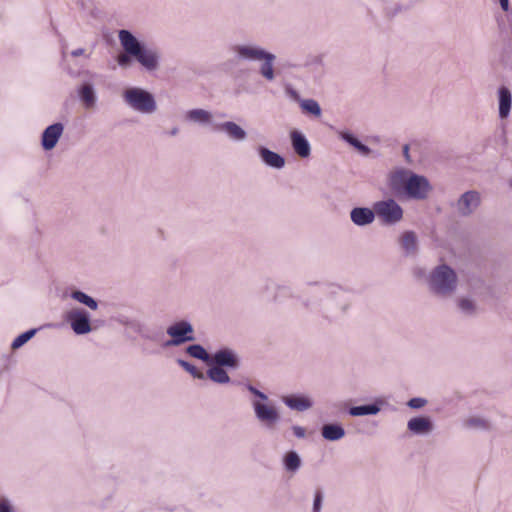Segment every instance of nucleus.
I'll use <instances>...</instances> for the list:
<instances>
[{
	"mask_svg": "<svg viewBox=\"0 0 512 512\" xmlns=\"http://www.w3.org/2000/svg\"><path fill=\"white\" fill-rule=\"evenodd\" d=\"M118 40L123 52L117 55L116 61L121 68H129L135 60L149 73L160 69L161 53L158 48L145 45L126 29L118 31Z\"/></svg>",
	"mask_w": 512,
	"mask_h": 512,
	"instance_id": "1",
	"label": "nucleus"
},
{
	"mask_svg": "<svg viewBox=\"0 0 512 512\" xmlns=\"http://www.w3.org/2000/svg\"><path fill=\"white\" fill-rule=\"evenodd\" d=\"M381 408L377 404L354 406L349 409L351 416H365V415H376L380 412Z\"/></svg>",
	"mask_w": 512,
	"mask_h": 512,
	"instance_id": "29",
	"label": "nucleus"
},
{
	"mask_svg": "<svg viewBox=\"0 0 512 512\" xmlns=\"http://www.w3.org/2000/svg\"><path fill=\"white\" fill-rule=\"evenodd\" d=\"M232 51L238 61L258 62L267 50L256 43L246 42L233 45Z\"/></svg>",
	"mask_w": 512,
	"mask_h": 512,
	"instance_id": "9",
	"label": "nucleus"
},
{
	"mask_svg": "<svg viewBox=\"0 0 512 512\" xmlns=\"http://www.w3.org/2000/svg\"><path fill=\"white\" fill-rule=\"evenodd\" d=\"M292 431H293V434L297 437V438H305L306 437V429L304 427H301V426H298V425H294L292 427Z\"/></svg>",
	"mask_w": 512,
	"mask_h": 512,
	"instance_id": "42",
	"label": "nucleus"
},
{
	"mask_svg": "<svg viewBox=\"0 0 512 512\" xmlns=\"http://www.w3.org/2000/svg\"><path fill=\"white\" fill-rule=\"evenodd\" d=\"M209 364H215V366L222 368L237 369L239 367V358L235 351L224 348L213 354Z\"/></svg>",
	"mask_w": 512,
	"mask_h": 512,
	"instance_id": "12",
	"label": "nucleus"
},
{
	"mask_svg": "<svg viewBox=\"0 0 512 512\" xmlns=\"http://www.w3.org/2000/svg\"><path fill=\"white\" fill-rule=\"evenodd\" d=\"M498 105L499 117L501 119H506L510 114L512 106V94L505 86L500 87L498 90Z\"/></svg>",
	"mask_w": 512,
	"mask_h": 512,
	"instance_id": "21",
	"label": "nucleus"
},
{
	"mask_svg": "<svg viewBox=\"0 0 512 512\" xmlns=\"http://www.w3.org/2000/svg\"><path fill=\"white\" fill-rule=\"evenodd\" d=\"M66 320L76 335H86L93 331L90 314L82 308H73L66 314Z\"/></svg>",
	"mask_w": 512,
	"mask_h": 512,
	"instance_id": "8",
	"label": "nucleus"
},
{
	"mask_svg": "<svg viewBox=\"0 0 512 512\" xmlns=\"http://www.w3.org/2000/svg\"><path fill=\"white\" fill-rule=\"evenodd\" d=\"M207 376L213 382L218 384H227L230 382V377L228 373L222 367L213 366L210 367L207 371Z\"/></svg>",
	"mask_w": 512,
	"mask_h": 512,
	"instance_id": "28",
	"label": "nucleus"
},
{
	"mask_svg": "<svg viewBox=\"0 0 512 512\" xmlns=\"http://www.w3.org/2000/svg\"><path fill=\"white\" fill-rule=\"evenodd\" d=\"M247 389L253 394L256 396V399H254L253 401H263V400H268V396L261 392L260 390H258L257 388H255L254 386L252 385H249L247 387Z\"/></svg>",
	"mask_w": 512,
	"mask_h": 512,
	"instance_id": "39",
	"label": "nucleus"
},
{
	"mask_svg": "<svg viewBox=\"0 0 512 512\" xmlns=\"http://www.w3.org/2000/svg\"><path fill=\"white\" fill-rule=\"evenodd\" d=\"M71 298L75 301L87 306L91 310H97L98 309V302L92 298L91 296L87 295L86 293L75 290L71 293Z\"/></svg>",
	"mask_w": 512,
	"mask_h": 512,
	"instance_id": "31",
	"label": "nucleus"
},
{
	"mask_svg": "<svg viewBox=\"0 0 512 512\" xmlns=\"http://www.w3.org/2000/svg\"><path fill=\"white\" fill-rule=\"evenodd\" d=\"M457 307L460 312L466 316H472L477 313V304L470 297H460L457 300Z\"/></svg>",
	"mask_w": 512,
	"mask_h": 512,
	"instance_id": "27",
	"label": "nucleus"
},
{
	"mask_svg": "<svg viewBox=\"0 0 512 512\" xmlns=\"http://www.w3.org/2000/svg\"><path fill=\"white\" fill-rule=\"evenodd\" d=\"M322 500H323V497H322L321 492H317L315 494V498H314L313 512H319L320 511L321 505H322Z\"/></svg>",
	"mask_w": 512,
	"mask_h": 512,
	"instance_id": "40",
	"label": "nucleus"
},
{
	"mask_svg": "<svg viewBox=\"0 0 512 512\" xmlns=\"http://www.w3.org/2000/svg\"><path fill=\"white\" fill-rule=\"evenodd\" d=\"M0 512H16L10 499L6 497L0 498Z\"/></svg>",
	"mask_w": 512,
	"mask_h": 512,
	"instance_id": "36",
	"label": "nucleus"
},
{
	"mask_svg": "<svg viewBox=\"0 0 512 512\" xmlns=\"http://www.w3.org/2000/svg\"><path fill=\"white\" fill-rule=\"evenodd\" d=\"M407 429L414 435H429L434 430V424L429 417L418 416L407 422Z\"/></svg>",
	"mask_w": 512,
	"mask_h": 512,
	"instance_id": "17",
	"label": "nucleus"
},
{
	"mask_svg": "<svg viewBox=\"0 0 512 512\" xmlns=\"http://www.w3.org/2000/svg\"><path fill=\"white\" fill-rule=\"evenodd\" d=\"M185 119L190 123L198 124L202 127H209L214 131L215 125H218V123L215 122L213 113L202 108L188 110L185 113Z\"/></svg>",
	"mask_w": 512,
	"mask_h": 512,
	"instance_id": "11",
	"label": "nucleus"
},
{
	"mask_svg": "<svg viewBox=\"0 0 512 512\" xmlns=\"http://www.w3.org/2000/svg\"><path fill=\"white\" fill-rule=\"evenodd\" d=\"M121 96L125 105L139 114L152 115L158 109L154 95L142 87H127Z\"/></svg>",
	"mask_w": 512,
	"mask_h": 512,
	"instance_id": "4",
	"label": "nucleus"
},
{
	"mask_svg": "<svg viewBox=\"0 0 512 512\" xmlns=\"http://www.w3.org/2000/svg\"><path fill=\"white\" fill-rule=\"evenodd\" d=\"M78 95L85 109H94L97 95L92 84L84 83L78 90Z\"/></svg>",
	"mask_w": 512,
	"mask_h": 512,
	"instance_id": "22",
	"label": "nucleus"
},
{
	"mask_svg": "<svg viewBox=\"0 0 512 512\" xmlns=\"http://www.w3.org/2000/svg\"><path fill=\"white\" fill-rule=\"evenodd\" d=\"M64 126L61 123H55L48 126L42 134V147L44 150H52L58 143L63 134Z\"/></svg>",
	"mask_w": 512,
	"mask_h": 512,
	"instance_id": "15",
	"label": "nucleus"
},
{
	"mask_svg": "<svg viewBox=\"0 0 512 512\" xmlns=\"http://www.w3.org/2000/svg\"><path fill=\"white\" fill-rule=\"evenodd\" d=\"M186 352L196 359L202 360L206 363H210L211 356L207 351L199 344L190 345L187 347Z\"/></svg>",
	"mask_w": 512,
	"mask_h": 512,
	"instance_id": "32",
	"label": "nucleus"
},
{
	"mask_svg": "<svg viewBox=\"0 0 512 512\" xmlns=\"http://www.w3.org/2000/svg\"><path fill=\"white\" fill-rule=\"evenodd\" d=\"M427 282L432 293L441 297H449L457 289L458 277L450 266L441 264L430 272Z\"/></svg>",
	"mask_w": 512,
	"mask_h": 512,
	"instance_id": "3",
	"label": "nucleus"
},
{
	"mask_svg": "<svg viewBox=\"0 0 512 512\" xmlns=\"http://www.w3.org/2000/svg\"><path fill=\"white\" fill-rule=\"evenodd\" d=\"M376 214L373 209L367 207H355L350 211V219L352 223L359 227H364L372 224L375 220Z\"/></svg>",
	"mask_w": 512,
	"mask_h": 512,
	"instance_id": "16",
	"label": "nucleus"
},
{
	"mask_svg": "<svg viewBox=\"0 0 512 512\" xmlns=\"http://www.w3.org/2000/svg\"><path fill=\"white\" fill-rule=\"evenodd\" d=\"M261 161L268 167L274 169H282L285 166V159L280 154L264 147L259 146L257 149Z\"/></svg>",
	"mask_w": 512,
	"mask_h": 512,
	"instance_id": "19",
	"label": "nucleus"
},
{
	"mask_svg": "<svg viewBox=\"0 0 512 512\" xmlns=\"http://www.w3.org/2000/svg\"><path fill=\"white\" fill-rule=\"evenodd\" d=\"M463 426L471 430H489L491 428L490 421L479 415H470L463 421Z\"/></svg>",
	"mask_w": 512,
	"mask_h": 512,
	"instance_id": "25",
	"label": "nucleus"
},
{
	"mask_svg": "<svg viewBox=\"0 0 512 512\" xmlns=\"http://www.w3.org/2000/svg\"><path fill=\"white\" fill-rule=\"evenodd\" d=\"M281 401L291 410L304 412L312 408L313 400L308 395L290 394L281 397Z\"/></svg>",
	"mask_w": 512,
	"mask_h": 512,
	"instance_id": "14",
	"label": "nucleus"
},
{
	"mask_svg": "<svg viewBox=\"0 0 512 512\" xmlns=\"http://www.w3.org/2000/svg\"><path fill=\"white\" fill-rule=\"evenodd\" d=\"M253 412L257 421L267 430H275L281 422V413L278 407L268 398L263 401H251Z\"/></svg>",
	"mask_w": 512,
	"mask_h": 512,
	"instance_id": "5",
	"label": "nucleus"
},
{
	"mask_svg": "<svg viewBox=\"0 0 512 512\" xmlns=\"http://www.w3.org/2000/svg\"><path fill=\"white\" fill-rule=\"evenodd\" d=\"M403 156L405 158V160L408 162V163H411L412 160H411V157H410V153H409V145L408 144H405L403 146Z\"/></svg>",
	"mask_w": 512,
	"mask_h": 512,
	"instance_id": "44",
	"label": "nucleus"
},
{
	"mask_svg": "<svg viewBox=\"0 0 512 512\" xmlns=\"http://www.w3.org/2000/svg\"><path fill=\"white\" fill-rule=\"evenodd\" d=\"M125 326L133 329L134 331L136 332H140L141 331V325L139 322H137L136 320H125L122 322Z\"/></svg>",
	"mask_w": 512,
	"mask_h": 512,
	"instance_id": "41",
	"label": "nucleus"
},
{
	"mask_svg": "<svg viewBox=\"0 0 512 512\" xmlns=\"http://www.w3.org/2000/svg\"><path fill=\"white\" fill-rule=\"evenodd\" d=\"M374 211L376 216L386 225H394L403 219V209L394 199L376 202Z\"/></svg>",
	"mask_w": 512,
	"mask_h": 512,
	"instance_id": "6",
	"label": "nucleus"
},
{
	"mask_svg": "<svg viewBox=\"0 0 512 512\" xmlns=\"http://www.w3.org/2000/svg\"><path fill=\"white\" fill-rule=\"evenodd\" d=\"M166 333L170 336V340L165 343L166 347L180 346L183 343L194 341V328L189 321L181 320L171 324Z\"/></svg>",
	"mask_w": 512,
	"mask_h": 512,
	"instance_id": "7",
	"label": "nucleus"
},
{
	"mask_svg": "<svg viewBox=\"0 0 512 512\" xmlns=\"http://www.w3.org/2000/svg\"><path fill=\"white\" fill-rule=\"evenodd\" d=\"M285 94L288 98H290L291 100L297 102L300 104L301 101H303L304 99L301 98L299 92L297 90H295L293 87L291 86H286L285 87Z\"/></svg>",
	"mask_w": 512,
	"mask_h": 512,
	"instance_id": "38",
	"label": "nucleus"
},
{
	"mask_svg": "<svg viewBox=\"0 0 512 512\" xmlns=\"http://www.w3.org/2000/svg\"><path fill=\"white\" fill-rule=\"evenodd\" d=\"M498 3L504 12H508L510 10L509 0H498Z\"/></svg>",
	"mask_w": 512,
	"mask_h": 512,
	"instance_id": "43",
	"label": "nucleus"
},
{
	"mask_svg": "<svg viewBox=\"0 0 512 512\" xmlns=\"http://www.w3.org/2000/svg\"><path fill=\"white\" fill-rule=\"evenodd\" d=\"M289 139L294 152L305 159L311 155V146L306 136L298 129H292L289 132Z\"/></svg>",
	"mask_w": 512,
	"mask_h": 512,
	"instance_id": "13",
	"label": "nucleus"
},
{
	"mask_svg": "<svg viewBox=\"0 0 512 512\" xmlns=\"http://www.w3.org/2000/svg\"><path fill=\"white\" fill-rule=\"evenodd\" d=\"M275 61L276 55L272 52H269L268 50L258 61L260 63L259 74L268 82H273L276 79V72L274 67Z\"/></svg>",
	"mask_w": 512,
	"mask_h": 512,
	"instance_id": "18",
	"label": "nucleus"
},
{
	"mask_svg": "<svg viewBox=\"0 0 512 512\" xmlns=\"http://www.w3.org/2000/svg\"><path fill=\"white\" fill-rule=\"evenodd\" d=\"M341 137H342V139H344L346 142H348L350 145H352L354 148H356L362 154L367 155L370 153V148L368 146L362 144L353 135L344 132L341 134Z\"/></svg>",
	"mask_w": 512,
	"mask_h": 512,
	"instance_id": "33",
	"label": "nucleus"
},
{
	"mask_svg": "<svg viewBox=\"0 0 512 512\" xmlns=\"http://www.w3.org/2000/svg\"><path fill=\"white\" fill-rule=\"evenodd\" d=\"M400 246L406 255H415L418 250V238L413 231H406L400 237Z\"/></svg>",
	"mask_w": 512,
	"mask_h": 512,
	"instance_id": "23",
	"label": "nucleus"
},
{
	"mask_svg": "<svg viewBox=\"0 0 512 512\" xmlns=\"http://www.w3.org/2000/svg\"><path fill=\"white\" fill-rule=\"evenodd\" d=\"M178 132H179V129H178L177 127H174V128H172V129L170 130L169 134H170L171 136H176V135L178 134Z\"/></svg>",
	"mask_w": 512,
	"mask_h": 512,
	"instance_id": "46",
	"label": "nucleus"
},
{
	"mask_svg": "<svg viewBox=\"0 0 512 512\" xmlns=\"http://www.w3.org/2000/svg\"><path fill=\"white\" fill-rule=\"evenodd\" d=\"M36 333L35 329L28 330L17 336L12 342V349L16 350L26 344Z\"/></svg>",
	"mask_w": 512,
	"mask_h": 512,
	"instance_id": "34",
	"label": "nucleus"
},
{
	"mask_svg": "<svg viewBox=\"0 0 512 512\" xmlns=\"http://www.w3.org/2000/svg\"><path fill=\"white\" fill-rule=\"evenodd\" d=\"M84 52H85V50H84L83 48H78V49L73 50V51L71 52V55H72L73 57H78V56L83 55V54H84Z\"/></svg>",
	"mask_w": 512,
	"mask_h": 512,
	"instance_id": "45",
	"label": "nucleus"
},
{
	"mask_svg": "<svg viewBox=\"0 0 512 512\" xmlns=\"http://www.w3.org/2000/svg\"><path fill=\"white\" fill-rule=\"evenodd\" d=\"M480 193L470 190L463 193L456 202V210L462 216L472 214L480 205Z\"/></svg>",
	"mask_w": 512,
	"mask_h": 512,
	"instance_id": "10",
	"label": "nucleus"
},
{
	"mask_svg": "<svg viewBox=\"0 0 512 512\" xmlns=\"http://www.w3.org/2000/svg\"><path fill=\"white\" fill-rule=\"evenodd\" d=\"M427 404V400L421 397L411 398L407 405L412 409H421Z\"/></svg>",
	"mask_w": 512,
	"mask_h": 512,
	"instance_id": "37",
	"label": "nucleus"
},
{
	"mask_svg": "<svg viewBox=\"0 0 512 512\" xmlns=\"http://www.w3.org/2000/svg\"><path fill=\"white\" fill-rule=\"evenodd\" d=\"M215 131L225 132L228 138L233 141L242 142L247 139V132L237 123L232 121L218 123V125H215Z\"/></svg>",
	"mask_w": 512,
	"mask_h": 512,
	"instance_id": "20",
	"label": "nucleus"
},
{
	"mask_svg": "<svg viewBox=\"0 0 512 512\" xmlns=\"http://www.w3.org/2000/svg\"><path fill=\"white\" fill-rule=\"evenodd\" d=\"M300 108L304 113L310 114L316 118L322 115V109L319 103L314 99H304L300 102Z\"/></svg>",
	"mask_w": 512,
	"mask_h": 512,
	"instance_id": "30",
	"label": "nucleus"
},
{
	"mask_svg": "<svg viewBox=\"0 0 512 512\" xmlns=\"http://www.w3.org/2000/svg\"><path fill=\"white\" fill-rule=\"evenodd\" d=\"M301 464V458L295 451H289L283 457L284 469L289 473H296L300 469Z\"/></svg>",
	"mask_w": 512,
	"mask_h": 512,
	"instance_id": "26",
	"label": "nucleus"
},
{
	"mask_svg": "<svg viewBox=\"0 0 512 512\" xmlns=\"http://www.w3.org/2000/svg\"><path fill=\"white\" fill-rule=\"evenodd\" d=\"M388 181L393 192L413 200H426L433 190L425 176L406 168H396L391 171Z\"/></svg>",
	"mask_w": 512,
	"mask_h": 512,
	"instance_id": "2",
	"label": "nucleus"
},
{
	"mask_svg": "<svg viewBox=\"0 0 512 512\" xmlns=\"http://www.w3.org/2000/svg\"><path fill=\"white\" fill-rule=\"evenodd\" d=\"M321 435L325 440L338 441L345 436V430L340 424H325L321 428Z\"/></svg>",
	"mask_w": 512,
	"mask_h": 512,
	"instance_id": "24",
	"label": "nucleus"
},
{
	"mask_svg": "<svg viewBox=\"0 0 512 512\" xmlns=\"http://www.w3.org/2000/svg\"><path fill=\"white\" fill-rule=\"evenodd\" d=\"M177 363L188 373H190L194 378L197 379H204L205 375L203 372L199 371L194 365L190 364L189 362L178 359Z\"/></svg>",
	"mask_w": 512,
	"mask_h": 512,
	"instance_id": "35",
	"label": "nucleus"
},
{
	"mask_svg": "<svg viewBox=\"0 0 512 512\" xmlns=\"http://www.w3.org/2000/svg\"><path fill=\"white\" fill-rule=\"evenodd\" d=\"M349 307H350V304H349L348 302H345V303L343 304V306H342V310H343L344 312H346V311L349 309Z\"/></svg>",
	"mask_w": 512,
	"mask_h": 512,
	"instance_id": "47",
	"label": "nucleus"
}]
</instances>
